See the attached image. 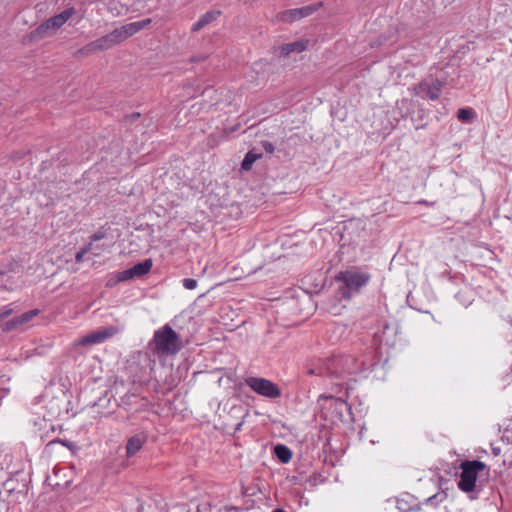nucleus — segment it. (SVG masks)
Listing matches in <instances>:
<instances>
[{"label": "nucleus", "mask_w": 512, "mask_h": 512, "mask_svg": "<svg viewBox=\"0 0 512 512\" xmlns=\"http://www.w3.org/2000/svg\"><path fill=\"white\" fill-rule=\"evenodd\" d=\"M445 82L432 77L426 78L414 87L415 95L422 99H439Z\"/></svg>", "instance_id": "7"}, {"label": "nucleus", "mask_w": 512, "mask_h": 512, "mask_svg": "<svg viewBox=\"0 0 512 512\" xmlns=\"http://www.w3.org/2000/svg\"><path fill=\"white\" fill-rule=\"evenodd\" d=\"M13 312V309L10 306H5L0 310V320L10 316Z\"/></svg>", "instance_id": "24"}, {"label": "nucleus", "mask_w": 512, "mask_h": 512, "mask_svg": "<svg viewBox=\"0 0 512 512\" xmlns=\"http://www.w3.org/2000/svg\"><path fill=\"white\" fill-rule=\"evenodd\" d=\"M335 279L342 284L339 288L341 297L349 300L369 283L371 275L361 268L351 267L340 271Z\"/></svg>", "instance_id": "1"}, {"label": "nucleus", "mask_w": 512, "mask_h": 512, "mask_svg": "<svg viewBox=\"0 0 512 512\" xmlns=\"http://www.w3.org/2000/svg\"><path fill=\"white\" fill-rule=\"evenodd\" d=\"M273 512H285V511H284V510H282V509H276V510H274Z\"/></svg>", "instance_id": "32"}, {"label": "nucleus", "mask_w": 512, "mask_h": 512, "mask_svg": "<svg viewBox=\"0 0 512 512\" xmlns=\"http://www.w3.org/2000/svg\"><path fill=\"white\" fill-rule=\"evenodd\" d=\"M94 249V245L92 242H89V244L85 247V248H82L79 252L76 253V261L77 262H80L82 261L83 259V256L89 252V250H93Z\"/></svg>", "instance_id": "21"}, {"label": "nucleus", "mask_w": 512, "mask_h": 512, "mask_svg": "<svg viewBox=\"0 0 512 512\" xmlns=\"http://www.w3.org/2000/svg\"><path fill=\"white\" fill-rule=\"evenodd\" d=\"M40 313L39 309H32L30 311H27L20 316H17L13 318L12 320L8 321L5 324L4 330H13L20 326H23L27 323H29L32 319H34L36 316H38Z\"/></svg>", "instance_id": "12"}, {"label": "nucleus", "mask_w": 512, "mask_h": 512, "mask_svg": "<svg viewBox=\"0 0 512 512\" xmlns=\"http://www.w3.org/2000/svg\"><path fill=\"white\" fill-rule=\"evenodd\" d=\"M64 25V12L57 14L41 24L38 28L23 37V44L29 45L45 38L54 36Z\"/></svg>", "instance_id": "4"}, {"label": "nucleus", "mask_w": 512, "mask_h": 512, "mask_svg": "<svg viewBox=\"0 0 512 512\" xmlns=\"http://www.w3.org/2000/svg\"><path fill=\"white\" fill-rule=\"evenodd\" d=\"M104 250L103 246H100L98 244H94V249L90 250L95 256H99L101 252Z\"/></svg>", "instance_id": "26"}, {"label": "nucleus", "mask_w": 512, "mask_h": 512, "mask_svg": "<svg viewBox=\"0 0 512 512\" xmlns=\"http://www.w3.org/2000/svg\"><path fill=\"white\" fill-rule=\"evenodd\" d=\"M74 14L73 8H66V22L70 20L72 15Z\"/></svg>", "instance_id": "29"}, {"label": "nucleus", "mask_w": 512, "mask_h": 512, "mask_svg": "<svg viewBox=\"0 0 512 512\" xmlns=\"http://www.w3.org/2000/svg\"><path fill=\"white\" fill-rule=\"evenodd\" d=\"M153 342L157 351L166 355L176 354L182 347L179 335L169 325L155 331Z\"/></svg>", "instance_id": "3"}, {"label": "nucleus", "mask_w": 512, "mask_h": 512, "mask_svg": "<svg viewBox=\"0 0 512 512\" xmlns=\"http://www.w3.org/2000/svg\"><path fill=\"white\" fill-rule=\"evenodd\" d=\"M274 453L277 459L282 463H288L292 458V451L283 444L274 447Z\"/></svg>", "instance_id": "17"}, {"label": "nucleus", "mask_w": 512, "mask_h": 512, "mask_svg": "<svg viewBox=\"0 0 512 512\" xmlns=\"http://www.w3.org/2000/svg\"><path fill=\"white\" fill-rule=\"evenodd\" d=\"M322 5V2H317L300 8L285 10L279 14V19L285 23H292L312 15L318 11Z\"/></svg>", "instance_id": "8"}, {"label": "nucleus", "mask_w": 512, "mask_h": 512, "mask_svg": "<svg viewBox=\"0 0 512 512\" xmlns=\"http://www.w3.org/2000/svg\"><path fill=\"white\" fill-rule=\"evenodd\" d=\"M440 496V501H442L444 498H446V494H435L427 499V502L433 503L438 497Z\"/></svg>", "instance_id": "27"}, {"label": "nucleus", "mask_w": 512, "mask_h": 512, "mask_svg": "<svg viewBox=\"0 0 512 512\" xmlns=\"http://www.w3.org/2000/svg\"><path fill=\"white\" fill-rule=\"evenodd\" d=\"M65 446H66V448H68V449H70V450H73V446H72V444H70V443H69V442H67V441H66V443H65Z\"/></svg>", "instance_id": "31"}, {"label": "nucleus", "mask_w": 512, "mask_h": 512, "mask_svg": "<svg viewBox=\"0 0 512 512\" xmlns=\"http://www.w3.org/2000/svg\"><path fill=\"white\" fill-rule=\"evenodd\" d=\"M106 237V232L103 231V230H98L96 233H94L92 236H91V240L90 242H92L93 244L101 239H104Z\"/></svg>", "instance_id": "23"}, {"label": "nucleus", "mask_w": 512, "mask_h": 512, "mask_svg": "<svg viewBox=\"0 0 512 512\" xmlns=\"http://www.w3.org/2000/svg\"><path fill=\"white\" fill-rule=\"evenodd\" d=\"M117 329L113 326L94 331L84 337H82L78 344L81 345H93L98 344L116 334Z\"/></svg>", "instance_id": "10"}, {"label": "nucleus", "mask_w": 512, "mask_h": 512, "mask_svg": "<svg viewBox=\"0 0 512 512\" xmlns=\"http://www.w3.org/2000/svg\"><path fill=\"white\" fill-rule=\"evenodd\" d=\"M358 369L359 366L354 357L339 355L327 359L318 374L342 378L344 375L352 374Z\"/></svg>", "instance_id": "2"}, {"label": "nucleus", "mask_w": 512, "mask_h": 512, "mask_svg": "<svg viewBox=\"0 0 512 512\" xmlns=\"http://www.w3.org/2000/svg\"><path fill=\"white\" fill-rule=\"evenodd\" d=\"M146 436L144 434H136L130 437L126 445V453L128 457L134 456L146 442Z\"/></svg>", "instance_id": "15"}, {"label": "nucleus", "mask_w": 512, "mask_h": 512, "mask_svg": "<svg viewBox=\"0 0 512 512\" xmlns=\"http://www.w3.org/2000/svg\"><path fill=\"white\" fill-rule=\"evenodd\" d=\"M221 15V11L219 10H212L208 11L205 14H203L197 22H195L192 25L191 31L192 32H198L208 24L212 23L213 21L217 20L218 17Z\"/></svg>", "instance_id": "14"}, {"label": "nucleus", "mask_w": 512, "mask_h": 512, "mask_svg": "<svg viewBox=\"0 0 512 512\" xmlns=\"http://www.w3.org/2000/svg\"><path fill=\"white\" fill-rule=\"evenodd\" d=\"M261 145H262L263 149L265 150V152H267L269 154H272L275 150L274 145L269 141H262Z\"/></svg>", "instance_id": "25"}, {"label": "nucleus", "mask_w": 512, "mask_h": 512, "mask_svg": "<svg viewBox=\"0 0 512 512\" xmlns=\"http://www.w3.org/2000/svg\"><path fill=\"white\" fill-rule=\"evenodd\" d=\"M151 22L152 20L150 18L143 19L140 21L128 23L120 28H116V31L121 39V42H123L124 40L133 36L137 32L141 31L142 29L148 27L151 24Z\"/></svg>", "instance_id": "11"}, {"label": "nucleus", "mask_w": 512, "mask_h": 512, "mask_svg": "<svg viewBox=\"0 0 512 512\" xmlns=\"http://www.w3.org/2000/svg\"><path fill=\"white\" fill-rule=\"evenodd\" d=\"M182 283H183V286L188 290H192V289L196 288V286H197V281L192 278H185V279H183Z\"/></svg>", "instance_id": "22"}, {"label": "nucleus", "mask_w": 512, "mask_h": 512, "mask_svg": "<svg viewBox=\"0 0 512 512\" xmlns=\"http://www.w3.org/2000/svg\"><path fill=\"white\" fill-rule=\"evenodd\" d=\"M152 268V260L146 259L142 262L135 264L133 267L126 269L119 273V281H125L136 277H141L147 274Z\"/></svg>", "instance_id": "9"}, {"label": "nucleus", "mask_w": 512, "mask_h": 512, "mask_svg": "<svg viewBox=\"0 0 512 512\" xmlns=\"http://www.w3.org/2000/svg\"><path fill=\"white\" fill-rule=\"evenodd\" d=\"M259 158H261L260 153H255L253 150L249 151L242 161V169L245 171L250 170L252 168L253 163Z\"/></svg>", "instance_id": "18"}, {"label": "nucleus", "mask_w": 512, "mask_h": 512, "mask_svg": "<svg viewBox=\"0 0 512 512\" xmlns=\"http://www.w3.org/2000/svg\"><path fill=\"white\" fill-rule=\"evenodd\" d=\"M246 385L257 394L270 399L281 396V390L277 384L261 377H248L245 379Z\"/></svg>", "instance_id": "6"}, {"label": "nucleus", "mask_w": 512, "mask_h": 512, "mask_svg": "<svg viewBox=\"0 0 512 512\" xmlns=\"http://www.w3.org/2000/svg\"><path fill=\"white\" fill-rule=\"evenodd\" d=\"M61 471V468H58L57 466L53 469V475H48L46 478V482L51 487H57L59 486V482L56 481V478L58 477V473Z\"/></svg>", "instance_id": "20"}, {"label": "nucleus", "mask_w": 512, "mask_h": 512, "mask_svg": "<svg viewBox=\"0 0 512 512\" xmlns=\"http://www.w3.org/2000/svg\"><path fill=\"white\" fill-rule=\"evenodd\" d=\"M460 468L459 489L466 493L473 492L476 488L477 475L486 469V465L479 460H467L461 463Z\"/></svg>", "instance_id": "5"}, {"label": "nucleus", "mask_w": 512, "mask_h": 512, "mask_svg": "<svg viewBox=\"0 0 512 512\" xmlns=\"http://www.w3.org/2000/svg\"><path fill=\"white\" fill-rule=\"evenodd\" d=\"M57 442H59V443H61V444H63V445H64V441H62V440H57ZM54 443H56V441H55V440L50 441V442L48 443V446H51V445H53Z\"/></svg>", "instance_id": "30"}, {"label": "nucleus", "mask_w": 512, "mask_h": 512, "mask_svg": "<svg viewBox=\"0 0 512 512\" xmlns=\"http://www.w3.org/2000/svg\"><path fill=\"white\" fill-rule=\"evenodd\" d=\"M310 373H311V374H314V373H315V370H314V369H311V370H310Z\"/></svg>", "instance_id": "33"}, {"label": "nucleus", "mask_w": 512, "mask_h": 512, "mask_svg": "<svg viewBox=\"0 0 512 512\" xmlns=\"http://www.w3.org/2000/svg\"><path fill=\"white\" fill-rule=\"evenodd\" d=\"M119 43H121V39H120L116 29H114L112 32L108 33L107 35L92 42L91 45L94 49L107 50Z\"/></svg>", "instance_id": "13"}, {"label": "nucleus", "mask_w": 512, "mask_h": 512, "mask_svg": "<svg viewBox=\"0 0 512 512\" xmlns=\"http://www.w3.org/2000/svg\"><path fill=\"white\" fill-rule=\"evenodd\" d=\"M139 117H140V113H132L131 115H127L125 117V119L128 122L132 123V122L136 121Z\"/></svg>", "instance_id": "28"}, {"label": "nucleus", "mask_w": 512, "mask_h": 512, "mask_svg": "<svg viewBox=\"0 0 512 512\" xmlns=\"http://www.w3.org/2000/svg\"><path fill=\"white\" fill-rule=\"evenodd\" d=\"M307 47V41H295L292 43H287L281 47V54L284 56H288L292 52H302Z\"/></svg>", "instance_id": "16"}, {"label": "nucleus", "mask_w": 512, "mask_h": 512, "mask_svg": "<svg viewBox=\"0 0 512 512\" xmlns=\"http://www.w3.org/2000/svg\"><path fill=\"white\" fill-rule=\"evenodd\" d=\"M475 117V112L471 108H461L457 112V118L462 121L469 123L471 122Z\"/></svg>", "instance_id": "19"}]
</instances>
